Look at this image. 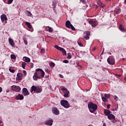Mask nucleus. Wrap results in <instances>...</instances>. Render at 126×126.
<instances>
[{"mask_svg":"<svg viewBox=\"0 0 126 126\" xmlns=\"http://www.w3.org/2000/svg\"><path fill=\"white\" fill-rule=\"evenodd\" d=\"M121 76H122V75H118V77H121Z\"/></svg>","mask_w":126,"mask_h":126,"instance_id":"nucleus-51","label":"nucleus"},{"mask_svg":"<svg viewBox=\"0 0 126 126\" xmlns=\"http://www.w3.org/2000/svg\"><path fill=\"white\" fill-rule=\"evenodd\" d=\"M9 70L10 72H12V73H14V72H15V70L11 68H10L9 69Z\"/></svg>","mask_w":126,"mask_h":126,"instance_id":"nucleus-31","label":"nucleus"},{"mask_svg":"<svg viewBox=\"0 0 126 126\" xmlns=\"http://www.w3.org/2000/svg\"><path fill=\"white\" fill-rule=\"evenodd\" d=\"M68 57H67V59H71V55H70V53H68Z\"/></svg>","mask_w":126,"mask_h":126,"instance_id":"nucleus-37","label":"nucleus"},{"mask_svg":"<svg viewBox=\"0 0 126 126\" xmlns=\"http://www.w3.org/2000/svg\"><path fill=\"white\" fill-rule=\"evenodd\" d=\"M65 26L67 28L71 29V30H73V31H75V28L73 27V26L72 25V24H71L69 20H68L66 22Z\"/></svg>","mask_w":126,"mask_h":126,"instance_id":"nucleus-5","label":"nucleus"},{"mask_svg":"<svg viewBox=\"0 0 126 126\" xmlns=\"http://www.w3.org/2000/svg\"><path fill=\"white\" fill-rule=\"evenodd\" d=\"M88 107L90 110L91 113H94L98 108V106L96 104H94L92 102H91L88 104Z\"/></svg>","mask_w":126,"mask_h":126,"instance_id":"nucleus-2","label":"nucleus"},{"mask_svg":"<svg viewBox=\"0 0 126 126\" xmlns=\"http://www.w3.org/2000/svg\"><path fill=\"white\" fill-rule=\"evenodd\" d=\"M45 71H46V72L49 73V72H50V69H49L48 68H46V69H45Z\"/></svg>","mask_w":126,"mask_h":126,"instance_id":"nucleus-43","label":"nucleus"},{"mask_svg":"<svg viewBox=\"0 0 126 126\" xmlns=\"http://www.w3.org/2000/svg\"><path fill=\"white\" fill-rule=\"evenodd\" d=\"M61 90H62L63 91L64 97H65V98H68V97H69V91H67V89L65 88H62Z\"/></svg>","mask_w":126,"mask_h":126,"instance_id":"nucleus-8","label":"nucleus"},{"mask_svg":"<svg viewBox=\"0 0 126 126\" xmlns=\"http://www.w3.org/2000/svg\"><path fill=\"white\" fill-rule=\"evenodd\" d=\"M109 108H110V105L108 104L107 105V108L109 109Z\"/></svg>","mask_w":126,"mask_h":126,"instance_id":"nucleus-47","label":"nucleus"},{"mask_svg":"<svg viewBox=\"0 0 126 126\" xmlns=\"http://www.w3.org/2000/svg\"><path fill=\"white\" fill-rule=\"evenodd\" d=\"M25 65H26V63L23 62L22 63V66L24 69H25Z\"/></svg>","mask_w":126,"mask_h":126,"instance_id":"nucleus-29","label":"nucleus"},{"mask_svg":"<svg viewBox=\"0 0 126 126\" xmlns=\"http://www.w3.org/2000/svg\"><path fill=\"white\" fill-rule=\"evenodd\" d=\"M55 49H57V50H58V51H60L62 53H63V55H66V51H65V50L64 49L58 46V45H55Z\"/></svg>","mask_w":126,"mask_h":126,"instance_id":"nucleus-7","label":"nucleus"},{"mask_svg":"<svg viewBox=\"0 0 126 126\" xmlns=\"http://www.w3.org/2000/svg\"><path fill=\"white\" fill-rule=\"evenodd\" d=\"M56 6H57V2H53V3L52 4L53 8H54V9L56 8Z\"/></svg>","mask_w":126,"mask_h":126,"instance_id":"nucleus-27","label":"nucleus"},{"mask_svg":"<svg viewBox=\"0 0 126 126\" xmlns=\"http://www.w3.org/2000/svg\"><path fill=\"white\" fill-rule=\"evenodd\" d=\"M125 2L126 3V0H125Z\"/></svg>","mask_w":126,"mask_h":126,"instance_id":"nucleus-54","label":"nucleus"},{"mask_svg":"<svg viewBox=\"0 0 126 126\" xmlns=\"http://www.w3.org/2000/svg\"><path fill=\"white\" fill-rule=\"evenodd\" d=\"M111 96V95L110 94H105L104 95V97H106V99H109V98L110 97V96Z\"/></svg>","mask_w":126,"mask_h":126,"instance_id":"nucleus-30","label":"nucleus"},{"mask_svg":"<svg viewBox=\"0 0 126 126\" xmlns=\"http://www.w3.org/2000/svg\"><path fill=\"white\" fill-rule=\"evenodd\" d=\"M59 75H60L61 78H63V75L60 74Z\"/></svg>","mask_w":126,"mask_h":126,"instance_id":"nucleus-45","label":"nucleus"},{"mask_svg":"<svg viewBox=\"0 0 126 126\" xmlns=\"http://www.w3.org/2000/svg\"><path fill=\"white\" fill-rule=\"evenodd\" d=\"M96 50V47H94L93 49V51H95Z\"/></svg>","mask_w":126,"mask_h":126,"instance_id":"nucleus-49","label":"nucleus"},{"mask_svg":"<svg viewBox=\"0 0 126 126\" xmlns=\"http://www.w3.org/2000/svg\"><path fill=\"white\" fill-rule=\"evenodd\" d=\"M16 80H22L23 75L22 73H19L17 74Z\"/></svg>","mask_w":126,"mask_h":126,"instance_id":"nucleus-16","label":"nucleus"},{"mask_svg":"<svg viewBox=\"0 0 126 126\" xmlns=\"http://www.w3.org/2000/svg\"><path fill=\"white\" fill-rule=\"evenodd\" d=\"M36 72L34 73L33 76L34 80H37L38 79H42L45 76V72L41 68H37L35 70Z\"/></svg>","mask_w":126,"mask_h":126,"instance_id":"nucleus-1","label":"nucleus"},{"mask_svg":"<svg viewBox=\"0 0 126 126\" xmlns=\"http://www.w3.org/2000/svg\"><path fill=\"white\" fill-rule=\"evenodd\" d=\"M11 89L13 91H15V92H19L20 90H21V88H20V87L15 85L12 86L11 87Z\"/></svg>","mask_w":126,"mask_h":126,"instance_id":"nucleus-9","label":"nucleus"},{"mask_svg":"<svg viewBox=\"0 0 126 126\" xmlns=\"http://www.w3.org/2000/svg\"><path fill=\"white\" fill-rule=\"evenodd\" d=\"M40 53L42 54L43 53H45V49L44 48H42L41 49Z\"/></svg>","mask_w":126,"mask_h":126,"instance_id":"nucleus-38","label":"nucleus"},{"mask_svg":"<svg viewBox=\"0 0 126 126\" xmlns=\"http://www.w3.org/2000/svg\"><path fill=\"white\" fill-rule=\"evenodd\" d=\"M119 13H120V10L115 9L114 11V14H119Z\"/></svg>","mask_w":126,"mask_h":126,"instance_id":"nucleus-28","label":"nucleus"},{"mask_svg":"<svg viewBox=\"0 0 126 126\" xmlns=\"http://www.w3.org/2000/svg\"><path fill=\"white\" fill-rule=\"evenodd\" d=\"M61 104L63 107H64L65 109H68L69 108V103L67 100L62 99L61 101Z\"/></svg>","mask_w":126,"mask_h":126,"instance_id":"nucleus-4","label":"nucleus"},{"mask_svg":"<svg viewBox=\"0 0 126 126\" xmlns=\"http://www.w3.org/2000/svg\"><path fill=\"white\" fill-rule=\"evenodd\" d=\"M86 35L90 36V32H86Z\"/></svg>","mask_w":126,"mask_h":126,"instance_id":"nucleus-39","label":"nucleus"},{"mask_svg":"<svg viewBox=\"0 0 126 126\" xmlns=\"http://www.w3.org/2000/svg\"><path fill=\"white\" fill-rule=\"evenodd\" d=\"M1 91H2V89L0 87V93L1 92Z\"/></svg>","mask_w":126,"mask_h":126,"instance_id":"nucleus-48","label":"nucleus"},{"mask_svg":"<svg viewBox=\"0 0 126 126\" xmlns=\"http://www.w3.org/2000/svg\"><path fill=\"white\" fill-rule=\"evenodd\" d=\"M11 59H12V60H15V59H16V56L14 55H11Z\"/></svg>","mask_w":126,"mask_h":126,"instance_id":"nucleus-32","label":"nucleus"},{"mask_svg":"<svg viewBox=\"0 0 126 126\" xmlns=\"http://www.w3.org/2000/svg\"><path fill=\"white\" fill-rule=\"evenodd\" d=\"M23 72L25 76H26V74H27V72H26L25 70H23Z\"/></svg>","mask_w":126,"mask_h":126,"instance_id":"nucleus-42","label":"nucleus"},{"mask_svg":"<svg viewBox=\"0 0 126 126\" xmlns=\"http://www.w3.org/2000/svg\"><path fill=\"white\" fill-rule=\"evenodd\" d=\"M108 118L109 119V120H115L116 119V118L115 117V115H114L113 114H109L108 116Z\"/></svg>","mask_w":126,"mask_h":126,"instance_id":"nucleus-19","label":"nucleus"},{"mask_svg":"<svg viewBox=\"0 0 126 126\" xmlns=\"http://www.w3.org/2000/svg\"><path fill=\"white\" fill-rule=\"evenodd\" d=\"M114 99L115 100H116V101H118V96H117V95H115Z\"/></svg>","mask_w":126,"mask_h":126,"instance_id":"nucleus-44","label":"nucleus"},{"mask_svg":"<svg viewBox=\"0 0 126 126\" xmlns=\"http://www.w3.org/2000/svg\"><path fill=\"white\" fill-rule=\"evenodd\" d=\"M12 1H13V0H8V4H11L12 3Z\"/></svg>","mask_w":126,"mask_h":126,"instance_id":"nucleus-35","label":"nucleus"},{"mask_svg":"<svg viewBox=\"0 0 126 126\" xmlns=\"http://www.w3.org/2000/svg\"><path fill=\"white\" fill-rule=\"evenodd\" d=\"M124 80H125V81H126V77L124 78Z\"/></svg>","mask_w":126,"mask_h":126,"instance_id":"nucleus-53","label":"nucleus"},{"mask_svg":"<svg viewBox=\"0 0 126 126\" xmlns=\"http://www.w3.org/2000/svg\"><path fill=\"white\" fill-rule=\"evenodd\" d=\"M89 23L92 25V27L97 26V22L96 21L91 20L89 21Z\"/></svg>","mask_w":126,"mask_h":126,"instance_id":"nucleus-10","label":"nucleus"},{"mask_svg":"<svg viewBox=\"0 0 126 126\" xmlns=\"http://www.w3.org/2000/svg\"><path fill=\"white\" fill-rule=\"evenodd\" d=\"M102 100L103 102H108V98H106L105 96H101Z\"/></svg>","mask_w":126,"mask_h":126,"instance_id":"nucleus-26","label":"nucleus"},{"mask_svg":"<svg viewBox=\"0 0 126 126\" xmlns=\"http://www.w3.org/2000/svg\"><path fill=\"white\" fill-rule=\"evenodd\" d=\"M97 4L98 5H99V6H101L102 7H104V6H105V5H103L102 2L100 0H98L97 2Z\"/></svg>","mask_w":126,"mask_h":126,"instance_id":"nucleus-23","label":"nucleus"},{"mask_svg":"<svg viewBox=\"0 0 126 126\" xmlns=\"http://www.w3.org/2000/svg\"><path fill=\"white\" fill-rule=\"evenodd\" d=\"M24 59H25V62H26V63H30V58L25 57Z\"/></svg>","mask_w":126,"mask_h":126,"instance_id":"nucleus-24","label":"nucleus"},{"mask_svg":"<svg viewBox=\"0 0 126 126\" xmlns=\"http://www.w3.org/2000/svg\"><path fill=\"white\" fill-rule=\"evenodd\" d=\"M46 31H49L50 33H52V32H53V28L50 27L49 26H47L46 27Z\"/></svg>","mask_w":126,"mask_h":126,"instance_id":"nucleus-20","label":"nucleus"},{"mask_svg":"<svg viewBox=\"0 0 126 126\" xmlns=\"http://www.w3.org/2000/svg\"><path fill=\"white\" fill-rule=\"evenodd\" d=\"M119 30H120V31H122V32H126V29H125V27H124V26L122 24L120 25L119 26Z\"/></svg>","mask_w":126,"mask_h":126,"instance_id":"nucleus-18","label":"nucleus"},{"mask_svg":"<svg viewBox=\"0 0 126 126\" xmlns=\"http://www.w3.org/2000/svg\"><path fill=\"white\" fill-rule=\"evenodd\" d=\"M23 40L24 41V44H25V45H28V42L26 40V38H23Z\"/></svg>","mask_w":126,"mask_h":126,"instance_id":"nucleus-33","label":"nucleus"},{"mask_svg":"<svg viewBox=\"0 0 126 126\" xmlns=\"http://www.w3.org/2000/svg\"><path fill=\"white\" fill-rule=\"evenodd\" d=\"M8 41L10 45H11L12 47H14L15 44H14V41H13V39H12V38H9Z\"/></svg>","mask_w":126,"mask_h":126,"instance_id":"nucleus-17","label":"nucleus"},{"mask_svg":"<svg viewBox=\"0 0 126 126\" xmlns=\"http://www.w3.org/2000/svg\"><path fill=\"white\" fill-rule=\"evenodd\" d=\"M108 54V55H112V53H111L110 52H109Z\"/></svg>","mask_w":126,"mask_h":126,"instance_id":"nucleus-52","label":"nucleus"},{"mask_svg":"<svg viewBox=\"0 0 126 126\" xmlns=\"http://www.w3.org/2000/svg\"><path fill=\"white\" fill-rule=\"evenodd\" d=\"M15 99L16 100H23V99H24V97L23 96V95H21L20 94H19L16 96Z\"/></svg>","mask_w":126,"mask_h":126,"instance_id":"nucleus-13","label":"nucleus"},{"mask_svg":"<svg viewBox=\"0 0 126 126\" xmlns=\"http://www.w3.org/2000/svg\"><path fill=\"white\" fill-rule=\"evenodd\" d=\"M52 112L55 114V115H59L60 114V112L59 111V110L57 109L56 107H54L52 109Z\"/></svg>","mask_w":126,"mask_h":126,"instance_id":"nucleus-14","label":"nucleus"},{"mask_svg":"<svg viewBox=\"0 0 126 126\" xmlns=\"http://www.w3.org/2000/svg\"><path fill=\"white\" fill-rule=\"evenodd\" d=\"M26 24L28 26V28H29L30 29H32V25H31V23L28 22H26Z\"/></svg>","mask_w":126,"mask_h":126,"instance_id":"nucleus-22","label":"nucleus"},{"mask_svg":"<svg viewBox=\"0 0 126 126\" xmlns=\"http://www.w3.org/2000/svg\"><path fill=\"white\" fill-rule=\"evenodd\" d=\"M0 19L2 22H4V20H7V17H6V15L5 14H2L0 16Z\"/></svg>","mask_w":126,"mask_h":126,"instance_id":"nucleus-12","label":"nucleus"},{"mask_svg":"<svg viewBox=\"0 0 126 126\" xmlns=\"http://www.w3.org/2000/svg\"><path fill=\"white\" fill-rule=\"evenodd\" d=\"M84 39H85L86 40H89V35H86L84 37Z\"/></svg>","mask_w":126,"mask_h":126,"instance_id":"nucleus-34","label":"nucleus"},{"mask_svg":"<svg viewBox=\"0 0 126 126\" xmlns=\"http://www.w3.org/2000/svg\"><path fill=\"white\" fill-rule=\"evenodd\" d=\"M25 13L28 15V16H31V15H32V13H31V12L29 11H26Z\"/></svg>","mask_w":126,"mask_h":126,"instance_id":"nucleus-25","label":"nucleus"},{"mask_svg":"<svg viewBox=\"0 0 126 126\" xmlns=\"http://www.w3.org/2000/svg\"><path fill=\"white\" fill-rule=\"evenodd\" d=\"M107 63L109 64H115V59L113 56H110L107 59Z\"/></svg>","mask_w":126,"mask_h":126,"instance_id":"nucleus-6","label":"nucleus"},{"mask_svg":"<svg viewBox=\"0 0 126 126\" xmlns=\"http://www.w3.org/2000/svg\"><path fill=\"white\" fill-rule=\"evenodd\" d=\"M103 126H107L106 125V123H103Z\"/></svg>","mask_w":126,"mask_h":126,"instance_id":"nucleus-50","label":"nucleus"},{"mask_svg":"<svg viewBox=\"0 0 126 126\" xmlns=\"http://www.w3.org/2000/svg\"><path fill=\"white\" fill-rule=\"evenodd\" d=\"M50 65L51 66H53V67H54L55 66V63H54V62H52L51 63H50Z\"/></svg>","mask_w":126,"mask_h":126,"instance_id":"nucleus-36","label":"nucleus"},{"mask_svg":"<svg viewBox=\"0 0 126 126\" xmlns=\"http://www.w3.org/2000/svg\"><path fill=\"white\" fill-rule=\"evenodd\" d=\"M104 113L106 116H109V115H110L111 114V111L109 110H106L104 111Z\"/></svg>","mask_w":126,"mask_h":126,"instance_id":"nucleus-21","label":"nucleus"},{"mask_svg":"<svg viewBox=\"0 0 126 126\" xmlns=\"http://www.w3.org/2000/svg\"><path fill=\"white\" fill-rule=\"evenodd\" d=\"M78 44L79 45V46H80V47H83V45H82V43H81V42H78Z\"/></svg>","mask_w":126,"mask_h":126,"instance_id":"nucleus-40","label":"nucleus"},{"mask_svg":"<svg viewBox=\"0 0 126 126\" xmlns=\"http://www.w3.org/2000/svg\"><path fill=\"white\" fill-rule=\"evenodd\" d=\"M63 63H68V61H67V60H63Z\"/></svg>","mask_w":126,"mask_h":126,"instance_id":"nucleus-41","label":"nucleus"},{"mask_svg":"<svg viewBox=\"0 0 126 126\" xmlns=\"http://www.w3.org/2000/svg\"><path fill=\"white\" fill-rule=\"evenodd\" d=\"M33 91H34L35 93H41L42 92V88L36 87L35 86H32L31 87V92L32 93Z\"/></svg>","mask_w":126,"mask_h":126,"instance_id":"nucleus-3","label":"nucleus"},{"mask_svg":"<svg viewBox=\"0 0 126 126\" xmlns=\"http://www.w3.org/2000/svg\"><path fill=\"white\" fill-rule=\"evenodd\" d=\"M33 66H34V64L33 63H32V65L31 66V67L32 68Z\"/></svg>","mask_w":126,"mask_h":126,"instance_id":"nucleus-46","label":"nucleus"},{"mask_svg":"<svg viewBox=\"0 0 126 126\" xmlns=\"http://www.w3.org/2000/svg\"><path fill=\"white\" fill-rule=\"evenodd\" d=\"M22 93L24 96H27V95H29V92H28V90H27V88H24L23 89V92Z\"/></svg>","mask_w":126,"mask_h":126,"instance_id":"nucleus-11","label":"nucleus"},{"mask_svg":"<svg viewBox=\"0 0 126 126\" xmlns=\"http://www.w3.org/2000/svg\"><path fill=\"white\" fill-rule=\"evenodd\" d=\"M53 120H49L46 121L45 125L46 126H52L53 125Z\"/></svg>","mask_w":126,"mask_h":126,"instance_id":"nucleus-15","label":"nucleus"}]
</instances>
